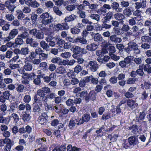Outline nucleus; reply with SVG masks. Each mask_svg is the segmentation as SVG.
<instances>
[{"mask_svg": "<svg viewBox=\"0 0 151 151\" xmlns=\"http://www.w3.org/2000/svg\"><path fill=\"white\" fill-rule=\"evenodd\" d=\"M71 50L73 51V54L72 56L74 59L76 58L79 55L86 54L87 52L86 49L84 48H81L78 46L73 47Z\"/></svg>", "mask_w": 151, "mask_h": 151, "instance_id": "1", "label": "nucleus"}, {"mask_svg": "<svg viewBox=\"0 0 151 151\" xmlns=\"http://www.w3.org/2000/svg\"><path fill=\"white\" fill-rule=\"evenodd\" d=\"M37 95L34 96V101L35 103H37L41 104V102L45 101L44 98L46 97L45 94L41 89L38 90L37 92Z\"/></svg>", "mask_w": 151, "mask_h": 151, "instance_id": "2", "label": "nucleus"}, {"mask_svg": "<svg viewBox=\"0 0 151 151\" xmlns=\"http://www.w3.org/2000/svg\"><path fill=\"white\" fill-rule=\"evenodd\" d=\"M86 67L88 68L91 71L95 72L99 68V65L95 61H90L86 66Z\"/></svg>", "mask_w": 151, "mask_h": 151, "instance_id": "3", "label": "nucleus"}, {"mask_svg": "<svg viewBox=\"0 0 151 151\" xmlns=\"http://www.w3.org/2000/svg\"><path fill=\"white\" fill-rule=\"evenodd\" d=\"M29 33L39 40H42L44 38L43 33L41 31L37 30L36 29H33L30 30Z\"/></svg>", "mask_w": 151, "mask_h": 151, "instance_id": "4", "label": "nucleus"}, {"mask_svg": "<svg viewBox=\"0 0 151 151\" xmlns=\"http://www.w3.org/2000/svg\"><path fill=\"white\" fill-rule=\"evenodd\" d=\"M81 125L80 124L78 118L77 117H72L70 120L68 126L69 129L73 130L75 127H77V125Z\"/></svg>", "mask_w": 151, "mask_h": 151, "instance_id": "5", "label": "nucleus"}, {"mask_svg": "<svg viewBox=\"0 0 151 151\" xmlns=\"http://www.w3.org/2000/svg\"><path fill=\"white\" fill-rule=\"evenodd\" d=\"M132 61L131 56H129L124 58V60L120 61L119 65L122 68H128L129 64Z\"/></svg>", "mask_w": 151, "mask_h": 151, "instance_id": "6", "label": "nucleus"}, {"mask_svg": "<svg viewBox=\"0 0 151 151\" xmlns=\"http://www.w3.org/2000/svg\"><path fill=\"white\" fill-rule=\"evenodd\" d=\"M69 27L67 23H62L61 24H57L55 26L54 29L55 30L58 31L59 30L68 29Z\"/></svg>", "mask_w": 151, "mask_h": 151, "instance_id": "7", "label": "nucleus"}, {"mask_svg": "<svg viewBox=\"0 0 151 151\" xmlns=\"http://www.w3.org/2000/svg\"><path fill=\"white\" fill-rule=\"evenodd\" d=\"M29 112L30 111H25L20 114V116L22 120L25 122H29L31 119V117L30 116Z\"/></svg>", "mask_w": 151, "mask_h": 151, "instance_id": "8", "label": "nucleus"}, {"mask_svg": "<svg viewBox=\"0 0 151 151\" xmlns=\"http://www.w3.org/2000/svg\"><path fill=\"white\" fill-rule=\"evenodd\" d=\"M128 142L132 147L137 145L139 142L138 138L136 136H132L128 139Z\"/></svg>", "mask_w": 151, "mask_h": 151, "instance_id": "9", "label": "nucleus"}, {"mask_svg": "<svg viewBox=\"0 0 151 151\" xmlns=\"http://www.w3.org/2000/svg\"><path fill=\"white\" fill-rule=\"evenodd\" d=\"M128 47L125 48V51L127 53L133 51L136 47H138L137 45L133 42H130L128 44Z\"/></svg>", "mask_w": 151, "mask_h": 151, "instance_id": "10", "label": "nucleus"}, {"mask_svg": "<svg viewBox=\"0 0 151 151\" xmlns=\"http://www.w3.org/2000/svg\"><path fill=\"white\" fill-rule=\"evenodd\" d=\"M122 41V39L119 37H117L115 34L111 35L108 39L109 42H112L115 44L120 43Z\"/></svg>", "mask_w": 151, "mask_h": 151, "instance_id": "11", "label": "nucleus"}, {"mask_svg": "<svg viewBox=\"0 0 151 151\" xmlns=\"http://www.w3.org/2000/svg\"><path fill=\"white\" fill-rule=\"evenodd\" d=\"M83 3L85 6H88L91 11H95L97 8L98 5L95 4H92L87 1L84 0L83 1Z\"/></svg>", "mask_w": 151, "mask_h": 151, "instance_id": "12", "label": "nucleus"}, {"mask_svg": "<svg viewBox=\"0 0 151 151\" xmlns=\"http://www.w3.org/2000/svg\"><path fill=\"white\" fill-rule=\"evenodd\" d=\"M96 93L94 91H91L85 98V101L87 102L89 101L90 99L92 101H94L96 99Z\"/></svg>", "mask_w": 151, "mask_h": 151, "instance_id": "13", "label": "nucleus"}, {"mask_svg": "<svg viewBox=\"0 0 151 151\" xmlns=\"http://www.w3.org/2000/svg\"><path fill=\"white\" fill-rule=\"evenodd\" d=\"M26 43L27 44L29 45L31 47L34 48H36L39 45L37 42L34 41L33 39L30 37H28L27 38Z\"/></svg>", "mask_w": 151, "mask_h": 151, "instance_id": "14", "label": "nucleus"}, {"mask_svg": "<svg viewBox=\"0 0 151 151\" xmlns=\"http://www.w3.org/2000/svg\"><path fill=\"white\" fill-rule=\"evenodd\" d=\"M54 21V19L52 17H50L46 19H42L41 21V23H43V25H45L46 27L49 25L50 27L52 26L53 24H50L51 22Z\"/></svg>", "mask_w": 151, "mask_h": 151, "instance_id": "15", "label": "nucleus"}, {"mask_svg": "<svg viewBox=\"0 0 151 151\" xmlns=\"http://www.w3.org/2000/svg\"><path fill=\"white\" fill-rule=\"evenodd\" d=\"M135 5L136 9H139L141 8L144 9L146 6V0H140L139 2H136Z\"/></svg>", "mask_w": 151, "mask_h": 151, "instance_id": "16", "label": "nucleus"}, {"mask_svg": "<svg viewBox=\"0 0 151 151\" xmlns=\"http://www.w3.org/2000/svg\"><path fill=\"white\" fill-rule=\"evenodd\" d=\"M113 16V14L112 12L109 11L106 14V15L103 17L102 19V22L109 23L110 20Z\"/></svg>", "mask_w": 151, "mask_h": 151, "instance_id": "17", "label": "nucleus"}, {"mask_svg": "<svg viewBox=\"0 0 151 151\" xmlns=\"http://www.w3.org/2000/svg\"><path fill=\"white\" fill-rule=\"evenodd\" d=\"M25 108L26 111H30L31 107L29 104H21L18 106V111H24Z\"/></svg>", "mask_w": 151, "mask_h": 151, "instance_id": "18", "label": "nucleus"}, {"mask_svg": "<svg viewBox=\"0 0 151 151\" xmlns=\"http://www.w3.org/2000/svg\"><path fill=\"white\" fill-rule=\"evenodd\" d=\"M56 75L55 73H51L49 76H45L44 78V82L45 83H49L51 80H53L56 78Z\"/></svg>", "mask_w": 151, "mask_h": 151, "instance_id": "19", "label": "nucleus"}, {"mask_svg": "<svg viewBox=\"0 0 151 151\" xmlns=\"http://www.w3.org/2000/svg\"><path fill=\"white\" fill-rule=\"evenodd\" d=\"M90 117L89 114H85L83 115L81 119L78 118L80 124H83L85 122H88L90 120Z\"/></svg>", "mask_w": 151, "mask_h": 151, "instance_id": "20", "label": "nucleus"}, {"mask_svg": "<svg viewBox=\"0 0 151 151\" xmlns=\"http://www.w3.org/2000/svg\"><path fill=\"white\" fill-rule=\"evenodd\" d=\"M111 8L113 10H115L118 12H121L122 11V9L119 7V4L116 2H114L111 4Z\"/></svg>", "mask_w": 151, "mask_h": 151, "instance_id": "21", "label": "nucleus"}, {"mask_svg": "<svg viewBox=\"0 0 151 151\" xmlns=\"http://www.w3.org/2000/svg\"><path fill=\"white\" fill-rule=\"evenodd\" d=\"M127 105L128 107V108L133 109L137 107L138 106V104L135 101L132 99H129L127 102Z\"/></svg>", "mask_w": 151, "mask_h": 151, "instance_id": "22", "label": "nucleus"}, {"mask_svg": "<svg viewBox=\"0 0 151 151\" xmlns=\"http://www.w3.org/2000/svg\"><path fill=\"white\" fill-rule=\"evenodd\" d=\"M114 16L116 19L120 21L122 23L124 22L123 20L125 18V17L124 14L120 13H117L115 14Z\"/></svg>", "mask_w": 151, "mask_h": 151, "instance_id": "23", "label": "nucleus"}, {"mask_svg": "<svg viewBox=\"0 0 151 151\" xmlns=\"http://www.w3.org/2000/svg\"><path fill=\"white\" fill-rule=\"evenodd\" d=\"M28 6L32 8H37L40 5V4L35 0H29Z\"/></svg>", "mask_w": 151, "mask_h": 151, "instance_id": "24", "label": "nucleus"}, {"mask_svg": "<svg viewBox=\"0 0 151 151\" xmlns=\"http://www.w3.org/2000/svg\"><path fill=\"white\" fill-rule=\"evenodd\" d=\"M77 17V16L74 14H71L70 15L67 16L64 19V20L65 22V23L72 22L76 19Z\"/></svg>", "mask_w": 151, "mask_h": 151, "instance_id": "25", "label": "nucleus"}, {"mask_svg": "<svg viewBox=\"0 0 151 151\" xmlns=\"http://www.w3.org/2000/svg\"><path fill=\"white\" fill-rule=\"evenodd\" d=\"M24 43V41L19 36H17V37L15 39V45L16 46V48L19 47L22 45Z\"/></svg>", "mask_w": 151, "mask_h": 151, "instance_id": "26", "label": "nucleus"}, {"mask_svg": "<svg viewBox=\"0 0 151 151\" xmlns=\"http://www.w3.org/2000/svg\"><path fill=\"white\" fill-rule=\"evenodd\" d=\"M10 119L8 117H4L0 116V123H2L5 125H8L10 122Z\"/></svg>", "mask_w": 151, "mask_h": 151, "instance_id": "27", "label": "nucleus"}, {"mask_svg": "<svg viewBox=\"0 0 151 151\" xmlns=\"http://www.w3.org/2000/svg\"><path fill=\"white\" fill-rule=\"evenodd\" d=\"M113 116V114L111 113L108 112L104 113L102 116L101 119L106 121Z\"/></svg>", "mask_w": 151, "mask_h": 151, "instance_id": "28", "label": "nucleus"}, {"mask_svg": "<svg viewBox=\"0 0 151 151\" xmlns=\"http://www.w3.org/2000/svg\"><path fill=\"white\" fill-rule=\"evenodd\" d=\"M40 47L43 49V50L48 51L49 50L50 47L48 44L46 43L44 41L42 40L40 43Z\"/></svg>", "mask_w": 151, "mask_h": 151, "instance_id": "29", "label": "nucleus"}, {"mask_svg": "<svg viewBox=\"0 0 151 151\" xmlns=\"http://www.w3.org/2000/svg\"><path fill=\"white\" fill-rule=\"evenodd\" d=\"M98 47L97 45L94 43L88 45L86 47L87 50H88L93 51L96 50Z\"/></svg>", "mask_w": 151, "mask_h": 151, "instance_id": "30", "label": "nucleus"}, {"mask_svg": "<svg viewBox=\"0 0 151 151\" xmlns=\"http://www.w3.org/2000/svg\"><path fill=\"white\" fill-rule=\"evenodd\" d=\"M25 65L24 66V70L26 71H30L32 70L33 67L31 63H25Z\"/></svg>", "mask_w": 151, "mask_h": 151, "instance_id": "31", "label": "nucleus"}, {"mask_svg": "<svg viewBox=\"0 0 151 151\" xmlns=\"http://www.w3.org/2000/svg\"><path fill=\"white\" fill-rule=\"evenodd\" d=\"M55 94L54 93H48L46 97L44 98L45 101H48L49 100H52L55 98Z\"/></svg>", "mask_w": 151, "mask_h": 151, "instance_id": "32", "label": "nucleus"}, {"mask_svg": "<svg viewBox=\"0 0 151 151\" xmlns=\"http://www.w3.org/2000/svg\"><path fill=\"white\" fill-rule=\"evenodd\" d=\"M42 102H41V104L40 103H35V105L34 106L33 109V111L34 112H40L41 110L40 107H41L42 106Z\"/></svg>", "mask_w": 151, "mask_h": 151, "instance_id": "33", "label": "nucleus"}, {"mask_svg": "<svg viewBox=\"0 0 151 151\" xmlns=\"http://www.w3.org/2000/svg\"><path fill=\"white\" fill-rule=\"evenodd\" d=\"M133 11L131 8H126L123 10V13L124 16L129 17L132 14Z\"/></svg>", "mask_w": 151, "mask_h": 151, "instance_id": "34", "label": "nucleus"}, {"mask_svg": "<svg viewBox=\"0 0 151 151\" xmlns=\"http://www.w3.org/2000/svg\"><path fill=\"white\" fill-rule=\"evenodd\" d=\"M108 53L107 50L106 49L102 50L96 51V54L98 57H103L104 56V54Z\"/></svg>", "mask_w": 151, "mask_h": 151, "instance_id": "35", "label": "nucleus"}, {"mask_svg": "<svg viewBox=\"0 0 151 151\" xmlns=\"http://www.w3.org/2000/svg\"><path fill=\"white\" fill-rule=\"evenodd\" d=\"M55 40L56 45L58 46L62 45L65 43V41L60 38L59 36H58L56 37Z\"/></svg>", "mask_w": 151, "mask_h": 151, "instance_id": "36", "label": "nucleus"}, {"mask_svg": "<svg viewBox=\"0 0 151 151\" xmlns=\"http://www.w3.org/2000/svg\"><path fill=\"white\" fill-rule=\"evenodd\" d=\"M149 35H144L141 37V39L142 42L150 43L151 42V37Z\"/></svg>", "mask_w": 151, "mask_h": 151, "instance_id": "37", "label": "nucleus"}, {"mask_svg": "<svg viewBox=\"0 0 151 151\" xmlns=\"http://www.w3.org/2000/svg\"><path fill=\"white\" fill-rule=\"evenodd\" d=\"M18 33V30L17 29H12L9 34V37L12 39L15 37Z\"/></svg>", "mask_w": 151, "mask_h": 151, "instance_id": "38", "label": "nucleus"}, {"mask_svg": "<svg viewBox=\"0 0 151 151\" xmlns=\"http://www.w3.org/2000/svg\"><path fill=\"white\" fill-rule=\"evenodd\" d=\"M67 151H80L81 149L76 147H72L71 145H68L66 148Z\"/></svg>", "mask_w": 151, "mask_h": 151, "instance_id": "39", "label": "nucleus"}, {"mask_svg": "<svg viewBox=\"0 0 151 151\" xmlns=\"http://www.w3.org/2000/svg\"><path fill=\"white\" fill-rule=\"evenodd\" d=\"M73 98V96L71 97L66 101V104L68 106H72L74 105L75 102H74Z\"/></svg>", "mask_w": 151, "mask_h": 151, "instance_id": "40", "label": "nucleus"}, {"mask_svg": "<svg viewBox=\"0 0 151 151\" xmlns=\"http://www.w3.org/2000/svg\"><path fill=\"white\" fill-rule=\"evenodd\" d=\"M76 42L80 43L83 44H86L87 41L84 37H78L76 40Z\"/></svg>", "mask_w": 151, "mask_h": 151, "instance_id": "41", "label": "nucleus"}, {"mask_svg": "<svg viewBox=\"0 0 151 151\" xmlns=\"http://www.w3.org/2000/svg\"><path fill=\"white\" fill-rule=\"evenodd\" d=\"M66 147L64 145L55 147L52 151H66Z\"/></svg>", "mask_w": 151, "mask_h": 151, "instance_id": "42", "label": "nucleus"}, {"mask_svg": "<svg viewBox=\"0 0 151 151\" xmlns=\"http://www.w3.org/2000/svg\"><path fill=\"white\" fill-rule=\"evenodd\" d=\"M21 50V55H26L29 52V49L28 47H22Z\"/></svg>", "mask_w": 151, "mask_h": 151, "instance_id": "43", "label": "nucleus"}, {"mask_svg": "<svg viewBox=\"0 0 151 151\" xmlns=\"http://www.w3.org/2000/svg\"><path fill=\"white\" fill-rule=\"evenodd\" d=\"M66 70L65 68L63 66H60L58 67L56 70V72L59 74H63L65 73Z\"/></svg>", "mask_w": 151, "mask_h": 151, "instance_id": "44", "label": "nucleus"}, {"mask_svg": "<svg viewBox=\"0 0 151 151\" xmlns=\"http://www.w3.org/2000/svg\"><path fill=\"white\" fill-rule=\"evenodd\" d=\"M62 106H63V105L61 104L56 105L53 107V109L55 110L56 113L60 112L62 111Z\"/></svg>", "mask_w": 151, "mask_h": 151, "instance_id": "45", "label": "nucleus"}, {"mask_svg": "<svg viewBox=\"0 0 151 151\" xmlns=\"http://www.w3.org/2000/svg\"><path fill=\"white\" fill-rule=\"evenodd\" d=\"M63 132L62 130H54L53 133V134L55 135L57 137H60L62 134V132Z\"/></svg>", "mask_w": 151, "mask_h": 151, "instance_id": "46", "label": "nucleus"}, {"mask_svg": "<svg viewBox=\"0 0 151 151\" xmlns=\"http://www.w3.org/2000/svg\"><path fill=\"white\" fill-rule=\"evenodd\" d=\"M89 17L91 19L97 22L99 21L100 19V16L98 14H92Z\"/></svg>", "mask_w": 151, "mask_h": 151, "instance_id": "47", "label": "nucleus"}, {"mask_svg": "<svg viewBox=\"0 0 151 151\" xmlns=\"http://www.w3.org/2000/svg\"><path fill=\"white\" fill-rule=\"evenodd\" d=\"M83 69V67L80 65L78 64L74 68V71L75 73L78 74L81 72Z\"/></svg>", "mask_w": 151, "mask_h": 151, "instance_id": "48", "label": "nucleus"}, {"mask_svg": "<svg viewBox=\"0 0 151 151\" xmlns=\"http://www.w3.org/2000/svg\"><path fill=\"white\" fill-rule=\"evenodd\" d=\"M42 117L40 116L39 117L38 119V122L42 125H46L47 122V119Z\"/></svg>", "mask_w": 151, "mask_h": 151, "instance_id": "49", "label": "nucleus"}, {"mask_svg": "<svg viewBox=\"0 0 151 151\" xmlns=\"http://www.w3.org/2000/svg\"><path fill=\"white\" fill-rule=\"evenodd\" d=\"M94 40L95 41H101L103 40L102 37L100 34L97 33L93 37Z\"/></svg>", "mask_w": 151, "mask_h": 151, "instance_id": "50", "label": "nucleus"}, {"mask_svg": "<svg viewBox=\"0 0 151 151\" xmlns=\"http://www.w3.org/2000/svg\"><path fill=\"white\" fill-rule=\"evenodd\" d=\"M76 6L74 4L69 5L65 7V9L69 12L72 11L75 9Z\"/></svg>", "mask_w": 151, "mask_h": 151, "instance_id": "51", "label": "nucleus"}, {"mask_svg": "<svg viewBox=\"0 0 151 151\" xmlns=\"http://www.w3.org/2000/svg\"><path fill=\"white\" fill-rule=\"evenodd\" d=\"M51 62L53 63H58L59 64H61L62 60L59 57L53 58L51 60Z\"/></svg>", "mask_w": 151, "mask_h": 151, "instance_id": "52", "label": "nucleus"}, {"mask_svg": "<svg viewBox=\"0 0 151 151\" xmlns=\"http://www.w3.org/2000/svg\"><path fill=\"white\" fill-rule=\"evenodd\" d=\"M70 32L73 35L78 34L80 33L81 31L80 29H78L76 27H73L71 29Z\"/></svg>", "mask_w": 151, "mask_h": 151, "instance_id": "53", "label": "nucleus"}, {"mask_svg": "<svg viewBox=\"0 0 151 151\" xmlns=\"http://www.w3.org/2000/svg\"><path fill=\"white\" fill-rule=\"evenodd\" d=\"M17 87L16 88V90L19 93L22 92L23 91L24 86L22 84H17Z\"/></svg>", "mask_w": 151, "mask_h": 151, "instance_id": "54", "label": "nucleus"}, {"mask_svg": "<svg viewBox=\"0 0 151 151\" xmlns=\"http://www.w3.org/2000/svg\"><path fill=\"white\" fill-rule=\"evenodd\" d=\"M47 102L43 101L45 106V110L46 111H49L52 109V107L51 105L48 104Z\"/></svg>", "mask_w": 151, "mask_h": 151, "instance_id": "55", "label": "nucleus"}, {"mask_svg": "<svg viewBox=\"0 0 151 151\" xmlns=\"http://www.w3.org/2000/svg\"><path fill=\"white\" fill-rule=\"evenodd\" d=\"M4 144H6V145H13L14 144V142L8 138H5L4 139Z\"/></svg>", "mask_w": 151, "mask_h": 151, "instance_id": "56", "label": "nucleus"}, {"mask_svg": "<svg viewBox=\"0 0 151 151\" xmlns=\"http://www.w3.org/2000/svg\"><path fill=\"white\" fill-rule=\"evenodd\" d=\"M103 127L100 128L99 129L96 131V136L97 137H101L103 135V132H102Z\"/></svg>", "mask_w": 151, "mask_h": 151, "instance_id": "57", "label": "nucleus"}, {"mask_svg": "<svg viewBox=\"0 0 151 151\" xmlns=\"http://www.w3.org/2000/svg\"><path fill=\"white\" fill-rule=\"evenodd\" d=\"M11 95L9 91H5L2 93L3 97L6 99V100H9V96Z\"/></svg>", "mask_w": 151, "mask_h": 151, "instance_id": "58", "label": "nucleus"}, {"mask_svg": "<svg viewBox=\"0 0 151 151\" xmlns=\"http://www.w3.org/2000/svg\"><path fill=\"white\" fill-rule=\"evenodd\" d=\"M31 100V97L30 95H26L24 97L23 101L26 104L28 103Z\"/></svg>", "mask_w": 151, "mask_h": 151, "instance_id": "59", "label": "nucleus"}, {"mask_svg": "<svg viewBox=\"0 0 151 151\" xmlns=\"http://www.w3.org/2000/svg\"><path fill=\"white\" fill-rule=\"evenodd\" d=\"M144 70L145 71L147 72L148 74L151 73V66L150 65L146 64L145 65Z\"/></svg>", "mask_w": 151, "mask_h": 151, "instance_id": "60", "label": "nucleus"}, {"mask_svg": "<svg viewBox=\"0 0 151 151\" xmlns=\"http://www.w3.org/2000/svg\"><path fill=\"white\" fill-rule=\"evenodd\" d=\"M0 110L3 112V113H5V111L7 110V106L5 104H2L0 106Z\"/></svg>", "mask_w": 151, "mask_h": 151, "instance_id": "61", "label": "nucleus"}, {"mask_svg": "<svg viewBox=\"0 0 151 151\" xmlns=\"http://www.w3.org/2000/svg\"><path fill=\"white\" fill-rule=\"evenodd\" d=\"M141 47L142 49L147 50L150 48V45L149 44L144 43L142 44Z\"/></svg>", "mask_w": 151, "mask_h": 151, "instance_id": "62", "label": "nucleus"}, {"mask_svg": "<svg viewBox=\"0 0 151 151\" xmlns=\"http://www.w3.org/2000/svg\"><path fill=\"white\" fill-rule=\"evenodd\" d=\"M71 56V54L70 52H65L61 54V56L65 58H68Z\"/></svg>", "mask_w": 151, "mask_h": 151, "instance_id": "63", "label": "nucleus"}, {"mask_svg": "<svg viewBox=\"0 0 151 151\" xmlns=\"http://www.w3.org/2000/svg\"><path fill=\"white\" fill-rule=\"evenodd\" d=\"M5 17L6 19L9 21H12L14 19V16L13 14H6Z\"/></svg>", "mask_w": 151, "mask_h": 151, "instance_id": "64", "label": "nucleus"}]
</instances>
